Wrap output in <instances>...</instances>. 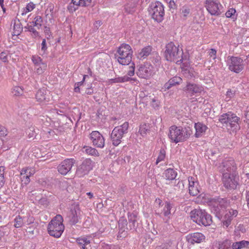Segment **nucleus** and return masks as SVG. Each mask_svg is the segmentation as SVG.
<instances>
[{
    "instance_id": "1",
    "label": "nucleus",
    "mask_w": 249,
    "mask_h": 249,
    "mask_svg": "<svg viewBox=\"0 0 249 249\" xmlns=\"http://www.w3.org/2000/svg\"><path fill=\"white\" fill-rule=\"evenodd\" d=\"M179 46H176L173 42L166 44L163 55L165 59L170 62L181 63L183 61V51L179 49Z\"/></svg>"
},
{
    "instance_id": "2",
    "label": "nucleus",
    "mask_w": 249,
    "mask_h": 249,
    "mask_svg": "<svg viewBox=\"0 0 249 249\" xmlns=\"http://www.w3.org/2000/svg\"><path fill=\"white\" fill-rule=\"evenodd\" d=\"M191 134V129L189 127H183L174 125L169 128L168 137L173 142L177 143L186 141Z\"/></svg>"
},
{
    "instance_id": "3",
    "label": "nucleus",
    "mask_w": 249,
    "mask_h": 249,
    "mask_svg": "<svg viewBox=\"0 0 249 249\" xmlns=\"http://www.w3.org/2000/svg\"><path fill=\"white\" fill-rule=\"evenodd\" d=\"M219 121L226 126L229 130L236 133L240 129V118L231 112L224 113L219 117Z\"/></svg>"
},
{
    "instance_id": "4",
    "label": "nucleus",
    "mask_w": 249,
    "mask_h": 249,
    "mask_svg": "<svg viewBox=\"0 0 249 249\" xmlns=\"http://www.w3.org/2000/svg\"><path fill=\"white\" fill-rule=\"evenodd\" d=\"M190 214L192 219L199 225L210 226L213 222L212 216L205 210L195 209Z\"/></svg>"
},
{
    "instance_id": "5",
    "label": "nucleus",
    "mask_w": 249,
    "mask_h": 249,
    "mask_svg": "<svg viewBox=\"0 0 249 249\" xmlns=\"http://www.w3.org/2000/svg\"><path fill=\"white\" fill-rule=\"evenodd\" d=\"M49 234L56 238L60 237L62 233V216L56 215L49 223L48 226Z\"/></svg>"
},
{
    "instance_id": "6",
    "label": "nucleus",
    "mask_w": 249,
    "mask_h": 249,
    "mask_svg": "<svg viewBox=\"0 0 249 249\" xmlns=\"http://www.w3.org/2000/svg\"><path fill=\"white\" fill-rule=\"evenodd\" d=\"M119 56L117 60L122 65H127L132 60L133 51L130 46L126 44H122L117 50Z\"/></svg>"
},
{
    "instance_id": "7",
    "label": "nucleus",
    "mask_w": 249,
    "mask_h": 249,
    "mask_svg": "<svg viewBox=\"0 0 249 249\" xmlns=\"http://www.w3.org/2000/svg\"><path fill=\"white\" fill-rule=\"evenodd\" d=\"M128 126V123L125 122L120 126H116L113 129L110 135L111 141L113 145L117 146L121 143L123 135L127 133Z\"/></svg>"
},
{
    "instance_id": "8",
    "label": "nucleus",
    "mask_w": 249,
    "mask_h": 249,
    "mask_svg": "<svg viewBox=\"0 0 249 249\" xmlns=\"http://www.w3.org/2000/svg\"><path fill=\"white\" fill-rule=\"evenodd\" d=\"M149 12L152 18L158 22L162 21L164 15V10L163 5L159 1H156L151 4Z\"/></svg>"
},
{
    "instance_id": "9",
    "label": "nucleus",
    "mask_w": 249,
    "mask_h": 249,
    "mask_svg": "<svg viewBox=\"0 0 249 249\" xmlns=\"http://www.w3.org/2000/svg\"><path fill=\"white\" fill-rule=\"evenodd\" d=\"M205 7L212 15L219 16L224 12L223 7L217 0H206Z\"/></svg>"
},
{
    "instance_id": "10",
    "label": "nucleus",
    "mask_w": 249,
    "mask_h": 249,
    "mask_svg": "<svg viewBox=\"0 0 249 249\" xmlns=\"http://www.w3.org/2000/svg\"><path fill=\"white\" fill-rule=\"evenodd\" d=\"M238 177L237 173L232 175L224 173L222 178V181L224 186L229 190H234L238 185Z\"/></svg>"
},
{
    "instance_id": "11",
    "label": "nucleus",
    "mask_w": 249,
    "mask_h": 249,
    "mask_svg": "<svg viewBox=\"0 0 249 249\" xmlns=\"http://www.w3.org/2000/svg\"><path fill=\"white\" fill-rule=\"evenodd\" d=\"M80 209L78 204L73 203L70 208L66 219L70 225L76 224L80 218Z\"/></svg>"
},
{
    "instance_id": "12",
    "label": "nucleus",
    "mask_w": 249,
    "mask_h": 249,
    "mask_svg": "<svg viewBox=\"0 0 249 249\" xmlns=\"http://www.w3.org/2000/svg\"><path fill=\"white\" fill-rule=\"evenodd\" d=\"M237 167L234 160L232 159H226L222 163V165L219 166V171L222 173H227L232 175L237 173Z\"/></svg>"
},
{
    "instance_id": "13",
    "label": "nucleus",
    "mask_w": 249,
    "mask_h": 249,
    "mask_svg": "<svg viewBox=\"0 0 249 249\" xmlns=\"http://www.w3.org/2000/svg\"><path fill=\"white\" fill-rule=\"evenodd\" d=\"M227 62L229 69L236 73H239L244 68L243 60L241 58L235 56L229 57Z\"/></svg>"
},
{
    "instance_id": "14",
    "label": "nucleus",
    "mask_w": 249,
    "mask_h": 249,
    "mask_svg": "<svg viewBox=\"0 0 249 249\" xmlns=\"http://www.w3.org/2000/svg\"><path fill=\"white\" fill-rule=\"evenodd\" d=\"M92 160L89 159L85 160L77 168L76 175L79 178H81L87 175L89 171L92 169Z\"/></svg>"
},
{
    "instance_id": "15",
    "label": "nucleus",
    "mask_w": 249,
    "mask_h": 249,
    "mask_svg": "<svg viewBox=\"0 0 249 249\" xmlns=\"http://www.w3.org/2000/svg\"><path fill=\"white\" fill-rule=\"evenodd\" d=\"M32 61L34 64L35 69L38 74L43 73L47 69V63L43 61L42 59L37 55L32 56Z\"/></svg>"
},
{
    "instance_id": "16",
    "label": "nucleus",
    "mask_w": 249,
    "mask_h": 249,
    "mask_svg": "<svg viewBox=\"0 0 249 249\" xmlns=\"http://www.w3.org/2000/svg\"><path fill=\"white\" fill-rule=\"evenodd\" d=\"M92 144L97 148H103L105 145V139L98 131H93L89 135Z\"/></svg>"
},
{
    "instance_id": "17",
    "label": "nucleus",
    "mask_w": 249,
    "mask_h": 249,
    "mask_svg": "<svg viewBox=\"0 0 249 249\" xmlns=\"http://www.w3.org/2000/svg\"><path fill=\"white\" fill-rule=\"evenodd\" d=\"M138 67V70L136 74L139 77L147 79L151 76L153 67L151 65H141Z\"/></svg>"
},
{
    "instance_id": "18",
    "label": "nucleus",
    "mask_w": 249,
    "mask_h": 249,
    "mask_svg": "<svg viewBox=\"0 0 249 249\" xmlns=\"http://www.w3.org/2000/svg\"><path fill=\"white\" fill-rule=\"evenodd\" d=\"M183 90L186 93H190L191 95L196 93H200L203 91V88L197 84L187 82L186 85L183 88Z\"/></svg>"
},
{
    "instance_id": "19",
    "label": "nucleus",
    "mask_w": 249,
    "mask_h": 249,
    "mask_svg": "<svg viewBox=\"0 0 249 249\" xmlns=\"http://www.w3.org/2000/svg\"><path fill=\"white\" fill-rule=\"evenodd\" d=\"M127 221L124 217L120 218L118 221L119 231L117 237L119 238H123L127 236V232L129 230H126Z\"/></svg>"
},
{
    "instance_id": "20",
    "label": "nucleus",
    "mask_w": 249,
    "mask_h": 249,
    "mask_svg": "<svg viewBox=\"0 0 249 249\" xmlns=\"http://www.w3.org/2000/svg\"><path fill=\"white\" fill-rule=\"evenodd\" d=\"M187 240L189 243L194 244L195 243H200L205 240V236L200 232H194L190 234L187 236Z\"/></svg>"
},
{
    "instance_id": "21",
    "label": "nucleus",
    "mask_w": 249,
    "mask_h": 249,
    "mask_svg": "<svg viewBox=\"0 0 249 249\" xmlns=\"http://www.w3.org/2000/svg\"><path fill=\"white\" fill-rule=\"evenodd\" d=\"M50 92L46 88L39 89L36 95V98L39 102H48L50 100Z\"/></svg>"
},
{
    "instance_id": "22",
    "label": "nucleus",
    "mask_w": 249,
    "mask_h": 249,
    "mask_svg": "<svg viewBox=\"0 0 249 249\" xmlns=\"http://www.w3.org/2000/svg\"><path fill=\"white\" fill-rule=\"evenodd\" d=\"M238 214L237 210L230 209L229 212L225 214L224 219L223 220V224L224 226L228 227L231 223V221L233 217H236Z\"/></svg>"
},
{
    "instance_id": "23",
    "label": "nucleus",
    "mask_w": 249,
    "mask_h": 249,
    "mask_svg": "<svg viewBox=\"0 0 249 249\" xmlns=\"http://www.w3.org/2000/svg\"><path fill=\"white\" fill-rule=\"evenodd\" d=\"M35 173V170L34 168L27 167L21 170L20 175L22 178L25 179V183L27 184L30 182V177Z\"/></svg>"
},
{
    "instance_id": "24",
    "label": "nucleus",
    "mask_w": 249,
    "mask_h": 249,
    "mask_svg": "<svg viewBox=\"0 0 249 249\" xmlns=\"http://www.w3.org/2000/svg\"><path fill=\"white\" fill-rule=\"evenodd\" d=\"M182 81V79L179 76H174L169 80L166 82L162 89H164V91L170 89L172 86H176L180 84Z\"/></svg>"
},
{
    "instance_id": "25",
    "label": "nucleus",
    "mask_w": 249,
    "mask_h": 249,
    "mask_svg": "<svg viewBox=\"0 0 249 249\" xmlns=\"http://www.w3.org/2000/svg\"><path fill=\"white\" fill-rule=\"evenodd\" d=\"M137 215L134 213H128V221L126 227L127 230L135 229L137 225Z\"/></svg>"
},
{
    "instance_id": "26",
    "label": "nucleus",
    "mask_w": 249,
    "mask_h": 249,
    "mask_svg": "<svg viewBox=\"0 0 249 249\" xmlns=\"http://www.w3.org/2000/svg\"><path fill=\"white\" fill-rule=\"evenodd\" d=\"M153 48L151 46H147L142 49L137 54V58L139 59H144L149 56L152 53Z\"/></svg>"
},
{
    "instance_id": "27",
    "label": "nucleus",
    "mask_w": 249,
    "mask_h": 249,
    "mask_svg": "<svg viewBox=\"0 0 249 249\" xmlns=\"http://www.w3.org/2000/svg\"><path fill=\"white\" fill-rule=\"evenodd\" d=\"M195 128L196 129V133L195 135L196 138H198L203 135L208 128L206 125L200 122L195 123Z\"/></svg>"
},
{
    "instance_id": "28",
    "label": "nucleus",
    "mask_w": 249,
    "mask_h": 249,
    "mask_svg": "<svg viewBox=\"0 0 249 249\" xmlns=\"http://www.w3.org/2000/svg\"><path fill=\"white\" fill-rule=\"evenodd\" d=\"M73 159H66L63 161V176L71 171L74 163Z\"/></svg>"
},
{
    "instance_id": "29",
    "label": "nucleus",
    "mask_w": 249,
    "mask_h": 249,
    "mask_svg": "<svg viewBox=\"0 0 249 249\" xmlns=\"http://www.w3.org/2000/svg\"><path fill=\"white\" fill-rule=\"evenodd\" d=\"M211 211L215 214L216 217H217L219 219H221L222 218L225 210L220 207L218 205L214 204L211 209Z\"/></svg>"
},
{
    "instance_id": "30",
    "label": "nucleus",
    "mask_w": 249,
    "mask_h": 249,
    "mask_svg": "<svg viewBox=\"0 0 249 249\" xmlns=\"http://www.w3.org/2000/svg\"><path fill=\"white\" fill-rule=\"evenodd\" d=\"M163 176L166 179L174 180L177 176V172L172 168H168L164 171Z\"/></svg>"
},
{
    "instance_id": "31",
    "label": "nucleus",
    "mask_w": 249,
    "mask_h": 249,
    "mask_svg": "<svg viewBox=\"0 0 249 249\" xmlns=\"http://www.w3.org/2000/svg\"><path fill=\"white\" fill-rule=\"evenodd\" d=\"M231 247L232 249H242L245 248H249V242L242 240L238 242H232Z\"/></svg>"
},
{
    "instance_id": "32",
    "label": "nucleus",
    "mask_w": 249,
    "mask_h": 249,
    "mask_svg": "<svg viewBox=\"0 0 249 249\" xmlns=\"http://www.w3.org/2000/svg\"><path fill=\"white\" fill-rule=\"evenodd\" d=\"M76 243L80 249H87L88 246L90 247V241L86 238H79L76 240Z\"/></svg>"
},
{
    "instance_id": "33",
    "label": "nucleus",
    "mask_w": 249,
    "mask_h": 249,
    "mask_svg": "<svg viewBox=\"0 0 249 249\" xmlns=\"http://www.w3.org/2000/svg\"><path fill=\"white\" fill-rule=\"evenodd\" d=\"M173 204L171 203L170 202L166 201L165 202L163 212L164 216L167 217L168 218L166 222H167L168 220L170 218V216L171 215V210L173 207Z\"/></svg>"
},
{
    "instance_id": "34",
    "label": "nucleus",
    "mask_w": 249,
    "mask_h": 249,
    "mask_svg": "<svg viewBox=\"0 0 249 249\" xmlns=\"http://www.w3.org/2000/svg\"><path fill=\"white\" fill-rule=\"evenodd\" d=\"M231 240L226 239L218 242V249H232Z\"/></svg>"
},
{
    "instance_id": "35",
    "label": "nucleus",
    "mask_w": 249,
    "mask_h": 249,
    "mask_svg": "<svg viewBox=\"0 0 249 249\" xmlns=\"http://www.w3.org/2000/svg\"><path fill=\"white\" fill-rule=\"evenodd\" d=\"M206 155H207L209 159H214L219 156V150L218 148L214 147L208 149L206 151Z\"/></svg>"
},
{
    "instance_id": "36",
    "label": "nucleus",
    "mask_w": 249,
    "mask_h": 249,
    "mask_svg": "<svg viewBox=\"0 0 249 249\" xmlns=\"http://www.w3.org/2000/svg\"><path fill=\"white\" fill-rule=\"evenodd\" d=\"M71 1L78 8L79 6H88L91 2V0H71Z\"/></svg>"
},
{
    "instance_id": "37",
    "label": "nucleus",
    "mask_w": 249,
    "mask_h": 249,
    "mask_svg": "<svg viewBox=\"0 0 249 249\" xmlns=\"http://www.w3.org/2000/svg\"><path fill=\"white\" fill-rule=\"evenodd\" d=\"M136 6H137L135 5V4H133L130 1L128 2L124 5V9L125 12H126L127 14L133 13L136 11Z\"/></svg>"
},
{
    "instance_id": "38",
    "label": "nucleus",
    "mask_w": 249,
    "mask_h": 249,
    "mask_svg": "<svg viewBox=\"0 0 249 249\" xmlns=\"http://www.w3.org/2000/svg\"><path fill=\"white\" fill-rule=\"evenodd\" d=\"M150 124H143L140 125L139 128V132L142 136H144L146 135L147 132L150 131Z\"/></svg>"
},
{
    "instance_id": "39",
    "label": "nucleus",
    "mask_w": 249,
    "mask_h": 249,
    "mask_svg": "<svg viewBox=\"0 0 249 249\" xmlns=\"http://www.w3.org/2000/svg\"><path fill=\"white\" fill-rule=\"evenodd\" d=\"M174 187L175 191L181 192L184 188L183 181L182 180L175 179Z\"/></svg>"
},
{
    "instance_id": "40",
    "label": "nucleus",
    "mask_w": 249,
    "mask_h": 249,
    "mask_svg": "<svg viewBox=\"0 0 249 249\" xmlns=\"http://www.w3.org/2000/svg\"><path fill=\"white\" fill-rule=\"evenodd\" d=\"M31 23L32 25L36 27L37 29H39L42 26L43 23V19L41 16H37L33 21Z\"/></svg>"
},
{
    "instance_id": "41",
    "label": "nucleus",
    "mask_w": 249,
    "mask_h": 249,
    "mask_svg": "<svg viewBox=\"0 0 249 249\" xmlns=\"http://www.w3.org/2000/svg\"><path fill=\"white\" fill-rule=\"evenodd\" d=\"M214 204L216 205H218L220 207L224 209V210H225L228 205L227 200L225 198H217L216 199Z\"/></svg>"
},
{
    "instance_id": "42",
    "label": "nucleus",
    "mask_w": 249,
    "mask_h": 249,
    "mask_svg": "<svg viewBox=\"0 0 249 249\" xmlns=\"http://www.w3.org/2000/svg\"><path fill=\"white\" fill-rule=\"evenodd\" d=\"M83 149H85L86 153L89 155L99 156V154L98 151L94 148L89 146H84Z\"/></svg>"
},
{
    "instance_id": "43",
    "label": "nucleus",
    "mask_w": 249,
    "mask_h": 249,
    "mask_svg": "<svg viewBox=\"0 0 249 249\" xmlns=\"http://www.w3.org/2000/svg\"><path fill=\"white\" fill-rule=\"evenodd\" d=\"M25 28L27 29L28 31L32 33V36L34 37L39 36L38 32L36 31V29L33 25L28 24L25 27Z\"/></svg>"
},
{
    "instance_id": "44",
    "label": "nucleus",
    "mask_w": 249,
    "mask_h": 249,
    "mask_svg": "<svg viewBox=\"0 0 249 249\" xmlns=\"http://www.w3.org/2000/svg\"><path fill=\"white\" fill-rule=\"evenodd\" d=\"M166 155L165 150L163 148H161L160 153L158 156V157L157 159L156 164H158L160 162L163 160L165 159Z\"/></svg>"
},
{
    "instance_id": "45",
    "label": "nucleus",
    "mask_w": 249,
    "mask_h": 249,
    "mask_svg": "<svg viewBox=\"0 0 249 249\" xmlns=\"http://www.w3.org/2000/svg\"><path fill=\"white\" fill-rule=\"evenodd\" d=\"M14 221V226L17 228H20L23 225V219L20 215L16 216Z\"/></svg>"
},
{
    "instance_id": "46",
    "label": "nucleus",
    "mask_w": 249,
    "mask_h": 249,
    "mask_svg": "<svg viewBox=\"0 0 249 249\" xmlns=\"http://www.w3.org/2000/svg\"><path fill=\"white\" fill-rule=\"evenodd\" d=\"M5 167L4 166L0 167V188L4 184L5 180L4 177Z\"/></svg>"
},
{
    "instance_id": "47",
    "label": "nucleus",
    "mask_w": 249,
    "mask_h": 249,
    "mask_svg": "<svg viewBox=\"0 0 249 249\" xmlns=\"http://www.w3.org/2000/svg\"><path fill=\"white\" fill-rule=\"evenodd\" d=\"M183 74L184 76L188 79H191L195 77L194 71L193 70L186 69L183 71Z\"/></svg>"
},
{
    "instance_id": "48",
    "label": "nucleus",
    "mask_w": 249,
    "mask_h": 249,
    "mask_svg": "<svg viewBox=\"0 0 249 249\" xmlns=\"http://www.w3.org/2000/svg\"><path fill=\"white\" fill-rule=\"evenodd\" d=\"M35 8V5L33 2L28 3L25 8L23 10L21 15L22 16L26 15L27 13L32 11Z\"/></svg>"
},
{
    "instance_id": "49",
    "label": "nucleus",
    "mask_w": 249,
    "mask_h": 249,
    "mask_svg": "<svg viewBox=\"0 0 249 249\" xmlns=\"http://www.w3.org/2000/svg\"><path fill=\"white\" fill-rule=\"evenodd\" d=\"M189 192L190 195L192 196H197L199 191L198 189L197 185L195 186H189Z\"/></svg>"
},
{
    "instance_id": "50",
    "label": "nucleus",
    "mask_w": 249,
    "mask_h": 249,
    "mask_svg": "<svg viewBox=\"0 0 249 249\" xmlns=\"http://www.w3.org/2000/svg\"><path fill=\"white\" fill-rule=\"evenodd\" d=\"M180 11L182 16L186 18L190 13V9L187 6H183Z\"/></svg>"
},
{
    "instance_id": "51",
    "label": "nucleus",
    "mask_w": 249,
    "mask_h": 249,
    "mask_svg": "<svg viewBox=\"0 0 249 249\" xmlns=\"http://www.w3.org/2000/svg\"><path fill=\"white\" fill-rule=\"evenodd\" d=\"M235 10L233 8H231L225 13V15L227 18H231L234 19L236 18V16H235Z\"/></svg>"
},
{
    "instance_id": "52",
    "label": "nucleus",
    "mask_w": 249,
    "mask_h": 249,
    "mask_svg": "<svg viewBox=\"0 0 249 249\" xmlns=\"http://www.w3.org/2000/svg\"><path fill=\"white\" fill-rule=\"evenodd\" d=\"M13 93L14 95L19 96L22 94L23 89L19 87H15L13 89Z\"/></svg>"
},
{
    "instance_id": "53",
    "label": "nucleus",
    "mask_w": 249,
    "mask_h": 249,
    "mask_svg": "<svg viewBox=\"0 0 249 249\" xmlns=\"http://www.w3.org/2000/svg\"><path fill=\"white\" fill-rule=\"evenodd\" d=\"M78 7L74 5L72 2H71L69 5L67 7L68 10L70 12V13H73L75 12L77 9H78Z\"/></svg>"
},
{
    "instance_id": "54",
    "label": "nucleus",
    "mask_w": 249,
    "mask_h": 249,
    "mask_svg": "<svg viewBox=\"0 0 249 249\" xmlns=\"http://www.w3.org/2000/svg\"><path fill=\"white\" fill-rule=\"evenodd\" d=\"M8 55L7 54V53L6 52H1L0 53V59L3 62H6L8 61Z\"/></svg>"
},
{
    "instance_id": "55",
    "label": "nucleus",
    "mask_w": 249,
    "mask_h": 249,
    "mask_svg": "<svg viewBox=\"0 0 249 249\" xmlns=\"http://www.w3.org/2000/svg\"><path fill=\"white\" fill-rule=\"evenodd\" d=\"M129 69L127 75L129 76H133L135 73V64L134 63H132V65L129 67Z\"/></svg>"
},
{
    "instance_id": "56",
    "label": "nucleus",
    "mask_w": 249,
    "mask_h": 249,
    "mask_svg": "<svg viewBox=\"0 0 249 249\" xmlns=\"http://www.w3.org/2000/svg\"><path fill=\"white\" fill-rule=\"evenodd\" d=\"M7 129L0 124V136H5L7 135Z\"/></svg>"
},
{
    "instance_id": "57",
    "label": "nucleus",
    "mask_w": 249,
    "mask_h": 249,
    "mask_svg": "<svg viewBox=\"0 0 249 249\" xmlns=\"http://www.w3.org/2000/svg\"><path fill=\"white\" fill-rule=\"evenodd\" d=\"M195 180V178L192 177H189L188 178L189 186L192 187L197 185V182H196Z\"/></svg>"
},
{
    "instance_id": "58",
    "label": "nucleus",
    "mask_w": 249,
    "mask_h": 249,
    "mask_svg": "<svg viewBox=\"0 0 249 249\" xmlns=\"http://www.w3.org/2000/svg\"><path fill=\"white\" fill-rule=\"evenodd\" d=\"M14 29L15 30V33H17L18 34H19V33H20L22 30L21 24L20 23L18 24H15L14 26Z\"/></svg>"
},
{
    "instance_id": "59",
    "label": "nucleus",
    "mask_w": 249,
    "mask_h": 249,
    "mask_svg": "<svg viewBox=\"0 0 249 249\" xmlns=\"http://www.w3.org/2000/svg\"><path fill=\"white\" fill-rule=\"evenodd\" d=\"M66 186V190L69 193H70L73 191V187L71 185H68V182L67 181H63V187Z\"/></svg>"
},
{
    "instance_id": "60",
    "label": "nucleus",
    "mask_w": 249,
    "mask_h": 249,
    "mask_svg": "<svg viewBox=\"0 0 249 249\" xmlns=\"http://www.w3.org/2000/svg\"><path fill=\"white\" fill-rule=\"evenodd\" d=\"M209 55L214 60L216 57V51L214 49H211L209 52Z\"/></svg>"
},
{
    "instance_id": "61",
    "label": "nucleus",
    "mask_w": 249,
    "mask_h": 249,
    "mask_svg": "<svg viewBox=\"0 0 249 249\" xmlns=\"http://www.w3.org/2000/svg\"><path fill=\"white\" fill-rule=\"evenodd\" d=\"M244 173L246 174L247 178H249V162L247 163L244 167Z\"/></svg>"
},
{
    "instance_id": "62",
    "label": "nucleus",
    "mask_w": 249,
    "mask_h": 249,
    "mask_svg": "<svg viewBox=\"0 0 249 249\" xmlns=\"http://www.w3.org/2000/svg\"><path fill=\"white\" fill-rule=\"evenodd\" d=\"M47 49V47L46 45V40L44 39L41 43V51H42L43 52V53H44Z\"/></svg>"
},
{
    "instance_id": "63",
    "label": "nucleus",
    "mask_w": 249,
    "mask_h": 249,
    "mask_svg": "<svg viewBox=\"0 0 249 249\" xmlns=\"http://www.w3.org/2000/svg\"><path fill=\"white\" fill-rule=\"evenodd\" d=\"M130 80H135L134 78H130L125 75L123 77H121V83L127 82Z\"/></svg>"
},
{
    "instance_id": "64",
    "label": "nucleus",
    "mask_w": 249,
    "mask_h": 249,
    "mask_svg": "<svg viewBox=\"0 0 249 249\" xmlns=\"http://www.w3.org/2000/svg\"><path fill=\"white\" fill-rule=\"evenodd\" d=\"M170 245L168 244L165 243L156 247L155 249H168Z\"/></svg>"
}]
</instances>
